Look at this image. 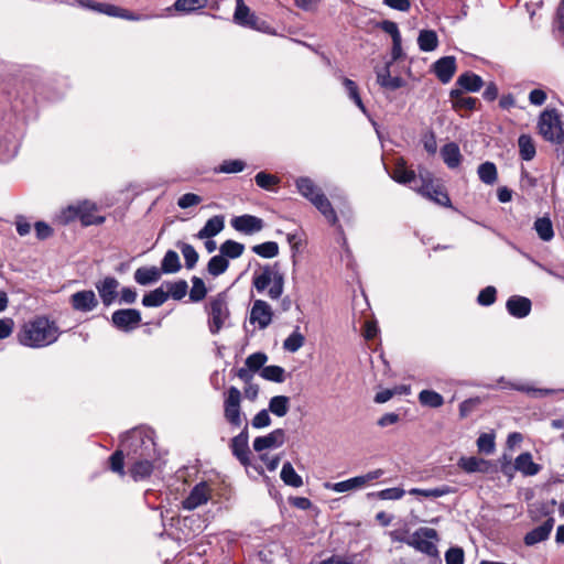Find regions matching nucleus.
Wrapping results in <instances>:
<instances>
[{"label": "nucleus", "mask_w": 564, "mask_h": 564, "mask_svg": "<svg viewBox=\"0 0 564 564\" xmlns=\"http://www.w3.org/2000/svg\"><path fill=\"white\" fill-rule=\"evenodd\" d=\"M61 335L54 321L36 316L25 322L17 333L19 344L30 348H43L54 344Z\"/></svg>", "instance_id": "nucleus-1"}, {"label": "nucleus", "mask_w": 564, "mask_h": 564, "mask_svg": "<svg viewBox=\"0 0 564 564\" xmlns=\"http://www.w3.org/2000/svg\"><path fill=\"white\" fill-rule=\"evenodd\" d=\"M121 447L128 458L158 457L153 437L143 430L129 432L121 441Z\"/></svg>", "instance_id": "nucleus-2"}, {"label": "nucleus", "mask_w": 564, "mask_h": 564, "mask_svg": "<svg viewBox=\"0 0 564 564\" xmlns=\"http://www.w3.org/2000/svg\"><path fill=\"white\" fill-rule=\"evenodd\" d=\"M208 327L212 334H218L225 327L229 319V308L225 293H218L209 300L208 306Z\"/></svg>", "instance_id": "nucleus-3"}, {"label": "nucleus", "mask_w": 564, "mask_h": 564, "mask_svg": "<svg viewBox=\"0 0 564 564\" xmlns=\"http://www.w3.org/2000/svg\"><path fill=\"white\" fill-rule=\"evenodd\" d=\"M269 285L268 295L272 299H279L283 293L284 279L283 275L274 271L271 267L265 265L259 274L253 276V286L258 292L264 291Z\"/></svg>", "instance_id": "nucleus-4"}, {"label": "nucleus", "mask_w": 564, "mask_h": 564, "mask_svg": "<svg viewBox=\"0 0 564 564\" xmlns=\"http://www.w3.org/2000/svg\"><path fill=\"white\" fill-rule=\"evenodd\" d=\"M539 132L551 142L562 143L564 140V130L560 116L555 109L544 110L539 119Z\"/></svg>", "instance_id": "nucleus-5"}, {"label": "nucleus", "mask_w": 564, "mask_h": 564, "mask_svg": "<svg viewBox=\"0 0 564 564\" xmlns=\"http://www.w3.org/2000/svg\"><path fill=\"white\" fill-rule=\"evenodd\" d=\"M420 184L411 185V188L416 191L422 196L435 202L441 206H451V199L448 195L445 193L444 187L434 184L432 176L430 173H420Z\"/></svg>", "instance_id": "nucleus-6"}, {"label": "nucleus", "mask_w": 564, "mask_h": 564, "mask_svg": "<svg viewBox=\"0 0 564 564\" xmlns=\"http://www.w3.org/2000/svg\"><path fill=\"white\" fill-rule=\"evenodd\" d=\"M437 540L438 534L436 530L424 527L417 529L411 536H409L406 544L429 556H437L438 551L435 545Z\"/></svg>", "instance_id": "nucleus-7"}, {"label": "nucleus", "mask_w": 564, "mask_h": 564, "mask_svg": "<svg viewBox=\"0 0 564 564\" xmlns=\"http://www.w3.org/2000/svg\"><path fill=\"white\" fill-rule=\"evenodd\" d=\"M240 402L241 393L239 389L230 387L224 401V416L234 426H240L242 423Z\"/></svg>", "instance_id": "nucleus-8"}, {"label": "nucleus", "mask_w": 564, "mask_h": 564, "mask_svg": "<svg viewBox=\"0 0 564 564\" xmlns=\"http://www.w3.org/2000/svg\"><path fill=\"white\" fill-rule=\"evenodd\" d=\"M111 321L118 329L129 332L139 326L141 313L133 308L118 310L113 312Z\"/></svg>", "instance_id": "nucleus-9"}, {"label": "nucleus", "mask_w": 564, "mask_h": 564, "mask_svg": "<svg viewBox=\"0 0 564 564\" xmlns=\"http://www.w3.org/2000/svg\"><path fill=\"white\" fill-rule=\"evenodd\" d=\"M392 62H387L383 67H376V76L378 85L386 90H397L405 85V80L400 76H392Z\"/></svg>", "instance_id": "nucleus-10"}, {"label": "nucleus", "mask_w": 564, "mask_h": 564, "mask_svg": "<svg viewBox=\"0 0 564 564\" xmlns=\"http://www.w3.org/2000/svg\"><path fill=\"white\" fill-rule=\"evenodd\" d=\"M230 224L234 229L245 235H253L264 227V221L261 218L248 214L234 217Z\"/></svg>", "instance_id": "nucleus-11"}, {"label": "nucleus", "mask_w": 564, "mask_h": 564, "mask_svg": "<svg viewBox=\"0 0 564 564\" xmlns=\"http://www.w3.org/2000/svg\"><path fill=\"white\" fill-rule=\"evenodd\" d=\"M158 457L128 458L131 463L129 474L134 481L148 478L153 471V463Z\"/></svg>", "instance_id": "nucleus-12"}, {"label": "nucleus", "mask_w": 564, "mask_h": 564, "mask_svg": "<svg viewBox=\"0 0 564 564\" xmlns=\"http://www.w3.org/2000/svg\"><path fill=\"white\" fill-rule=\"evenodd\" d=\"M272 315L271 306L267 302L256 300L250 312V322L258 324L259 328L264 329L270 325Z\"/></svg>", "instance_id": "nucleus-13"}, {"label": "nucleus", "mask_w": 564, "mask_h": 564, "mask_svg": "<svg viewBox=\"0 0 564 564\" xmlns=\"http://www.w3.org/2000/svg\"><path fill=\"white\" fill-rule=\"evenodd\" d=\"M232 454L239 459V462L247 466L249 464V435H248V429L245 426V429L231 440L230 444Z\"/></svg>", "instance_id": "nucleus-14"}, {"label": "nucleus", "mask_w": 564, "mask_h": 564, "mask_svg": "<svg viewBox=\"0 0 564 564\" xmlns=\"http://www.w3.org/2000/svg\"><path fill=\"white\" fill-rule=\"evenodd\" d=\"M285 442V432L282 429H276L264 436H259L253 441V448L256 452H262L269 448H278Z\"/></svg>", "instance_id": "nucleus-15"}, {"label": "nucleus", "mask_w": 564, "mask_h": 564, "mask_svg": "<svg viewBox=\"0 0 564 564\" xmlns=\"http://www.w3.org/2000/svg\"><path fill=\"white\" fill-rule=\"evenodd\" d=\"M210 497V488L206 482L196 485L188 497L183 501V507L193 510L208 501Z\"/></svg>", "instance_id": "nucleus-16"}, {"label": "nucleus", "mask_w": 564, "mask_h": 564, "mask_svg": "<svg viewBox=\"0 0 564 564\" xmlns=\"http://www.w3.org/2000/svg\"><path fill=\"white\" fill-rule=\"evenodd\" d=\"M70 304L76 311L90 312L97 306L98 301L93 291H79L70 296Z\"/></svg>", "instance_id": "nucleus-17"}, {"label": "nucleus", "mask_w": 564, "mask_h": 564, "mask_svg": "<svg viewBox=\"0 0 564 564\" xmlns=\"http://www.w3.org/2000/svg\"><path fill=\"white\" fill-rule=\"evenodd\" d=\"M507 310L510 315L517 318H523L531 312V301L528 297L513 295L507 301Z\"/></svg>", "instance_id": "nucleus-18"}, {"label": "nucleus", "mask_w": 564, "mask_h": 564, "mask_svg": "<svg viewBox=\"0 0 564 564\" xmlns=\"http://www.w3.org/2000/svg\"><path fill=\"white\" fill-rule=\"evenodd\" d=\"M434 72L438 79L446 84L448 83L455 74L456 70V61L453 56H445L436 61L433 65Z\"/></svg>", "instance_id": "nucleus-19"}, {"label": "nucleus", "mask_w": 564, "mask_h": 564, "mask_svg": "<svg viewBox=\"0 0 564 564\" xmlns=\"http://www.w3.org/2000/svg\"><path fill=\"white\" fill-rule=\"evenodd\" d=\"M119 282L112 276H107L102 281L96 283V289L99 292L102 303L108 306L110 305L116 296Z\"/></svg>", "instance_id": "nucleus-20"}, {"label": "nucleus", "mask_w": 564, "mask_h": 564, "mask_svg": "<svg viewBox=\"0 0 564 564\" xmlns=\"http://www.w3.org/2000/svg\"><path fill=\"white\" fill-rule=\"evenodd\" d=\"M391 177L400 184L417 185L414 171L409 170L403 159H398L391 172Z\"/></svg>", "instance_id": "nucleus-21"}, {"label": "nucleus", "mask_w": 564, "mask_h": 564, "mask_svg": "<svg viewBox=\"0 0 564 564\" xmlns=\"http://www.w3.org/2000/svg\"><path fill=\"white\" fill-rule=\"evenodd\" d=\"M554 519L549 518L541 525L534 528L530 532H528L524 536V543L527 545H534L546 540L553 529Z\"/></svg>", "instance_id": "nucleus-22"}, {"label": "nucleus", "mask_w": 564, "mask_h": 564, "mask_svg": "<svg viewBox=\"0 0 564 564\" xmlns=\"http://www.w3.org/2000/svg\"><path fill=\"white\" fill-rule=\"evenodd\" d=\"M514 468L524 476H534L541 470V466L533 462L532 455L528 452L516 458Z\"/></svg>", "instance_id": "nucleus-23"}, {"label": "nucleus", "mask_w": 564, "mask_h": 564, "mask_svg": "<svg viewBox=\"0 0 564 564\" xmlns=\"http://www.w3.org/2000/svg\"><path fill=\"white\" fill-rule=\"evenodd\" d=\"M225 227L224 216L217 215L209 218L205 226L196 235L199 239H208L218 235Z\"/></svg>", "instance_id": "nucleus-24"}, {"label": "nucleus", "mask_w": 564, "mask_h": 564, "mask_svg": "<svg viewBox=\"0 0 564 564\" xmlns=\"http://www.w3.org/2000/svg\"><path fill=\"white\" fill-rule=\"evenodd\" d=\"M296 187L302 196L311 203L323 194L322 189L308 177H300L296 180Z\"/></svg>", "instance_id": "nucleus-25"}, {"label": "nucleus", "mask_w": 564, "mask_h": 564, "mask_svg": "<svg viewBox=\"0 0 564 564\" xmlns=\"http://www.w3.org/2000/svg\"><path fill=\"white\" fill-rule=\"evenodd\" d=\"M318 212L325 217V219L333 226L337 225L338 217L333 208L332 203L323 193L318 198L315 197V200L312 203Z\"/></svg>", "instance_id": "nucleus-26"}, {"label": "nucleus", "mask_w": 564, "mask_h": 564, "mask_svg": "<svg viewBox=\"0 0 564 564\" xmlns=\"http://www.w3.org/2000/svg\"><path fill=\"white\" fill-rule=\"evenodd\" d=\"M458 467H460L464 471L471 473H485L488 470L489 463L482 458H478L475 456L470 457H462L458 460Z\"/></svg>", "instance_id": "nucleus-27"}, {"label": "nucleus", "mask_w": 564, "mask_h": 564, "mask_svg": "<svg viewBox=\"0 0 564 564\" xmlns=\"http://www.w3.org/2000/svg\"><path fill=\"white\" fill-rule=\"evenodd\" d=\"M161 278V271L156 267H141L134 272V280L140 285L152 284Z\"/></svg>", "instance_id": "nucleus-28"}, {"label": "nucleus", "mask_w": 564, "mask_h": 564, "mask_svg": "<svg viewBox=\"0 0 564 564\" xmlns=\"http://www.w3.org/2000/svg\"><path fill=\"white\" fill-rule=\"evenodd\" d=\"M80 213L78 219L83 226L99 225L102 224L105 218L95 214L96 207L87 202L79 204Z\"/></svg>", "instance_id": "nucleus-29"}, {"label": "nucleus", "mask_w": 564, "mask_h": 564, "mask_svg": "<svg viewBox=\"0 0 564 564\" xmlns=\"http://www.w3.org/2000/svg\"><path fill=\"white\" fill-rule=\"evenodd\" d=\"M449 96L453 108L456 110H474L478 102L477 98L465 96L460 89H453Z\"/></svg>", "instance_id": "nucleus-30"}, {"label": "nucleus", "mask_w": 564, "mask_h": 564, "mask_svg": "<svg viewBox=\"0 0 564 564\" xmlns=\"http://www.w3.org/2000/svg\"><path fill=\"white\" fill-rule=\"evenodd\" d=\"M443 161L449 169L457 167L462 161V154L456 143L449 142L441 149Z\"/></svg>", "instance_id": "nucleus-31"}, {"label": "nucleus", "mask_w": 564, "mask_h": 564, "mask_svg": "<svg viewBox=\"0 0 564 564\" xmlns=\"http://www.w3.org/2000/svg\"><path fill=\"white\" fill-rule=\"evenodd\" d=\"M456 84L466 91L475 93L482 87L484 82L480 76L467 72L457 78Z\"/></svg>", "instance_id": "nucleus-32"}, {"label": "nucleus", "mask_w": 564, "mask_h": 564, "mask_svg": "<svg viewBox=\"0 0 564 564\" xmlns=\"http://www.w3.org/2000/svg\"><path fill=\"white\" fill-rule=\"evenodd\" d=\"M518 145L522 160L531 161L535 156V143L529 134H521L518 139Z\"/></svg>", "instance_id": "nucleus-33"}, {"label": "nucleus", "mask_w": 564, "mask_h": 564, "mask_svg": "<svg viewBox=\"0 0 564 564\" xmlns=\"http://www.w3.org/2000/svg\"><path fill=\"white\" fill-rule=\"evenodd\" d=\"M167 301V292L164 290V285L149 292L142 299V304L147 307H158Z\"/></svg>", "instance_id": "nucleus-34"}, {"label": "nucleus", "mask_w": 564, "mask_h": 564, "mask_svg": "<svg viewBox=\"0 0 564 564\" xmlns=\"http://www.w3.org/2000/svg\"><path fill=\"white\" fill-rule=\"evenodd\" d=\"M480 181L487 185H494L498 178L497 167L492 162L481 163L477 169Z\"/></svg>", "instance_id": "nucleus-35"}, {"label": "nucleus", "mask_w": 564, "mask_h": 564, "mask_svg": "<svg viewBox=\"0 0 564 564\" xmlns=\"http://www.w3.org/2000/svg\"><path fill=\"white\" fill-rule=\"evenodd\" d=\"M280 476L288 486L299 488L303 485L302 477L295 471L292 464L289 462L283 464Z\"/></svg>", "instance_id": "nucleus-36"}, {"label": "nucleus", "mask_w": 564, "mask_h": 564, "mask_svg": "<svg viewBox=\"0 0 564 564\" xmlns=\"http://www.w3.org/2000/svg\"><path fill=\"white\" fill-rule=\"evenodd\" d=\"M305 343L304 335L300 332V327L296 326L293 332L284 339L283 349L289 352H296L303 347Z\"/></svg>", "instance_id": "nucleus-37"}, {"label": "nucleus", "mask_w": 564, "mask_h": 564, "mask_svg": "<svg viewBox=\"0 0 564 564\" xmlns=\"http://www.w3.org/2000/svg\"><path fill=\"white\" fill-rule=\"evenodd\" d=\"M534 229L543 241H550L554 237L553 225L550 218L541 217L534 221Z\"/></svg>", "instance_id": "nucleus-38"}, {"label": "nucleus", "mask_w": 564, "mask_h": 564, "mask_svg": "<svg viewBox=\"0 0 564 564\" xmlns=\"http://www.w3.org/2000/svg\"><path fill=\"white\" fill-rule=\"evenodd\" d=\"M419 47L424 52L434 51L437 47L438 39L434 31L423 30L417 37Z\"/></svg>", "instance_id": "nucleus-39"}, {"label": "nucleus", "mask_w": 564, "mask_h": 564, "mask_svg": "<svg viewBox=\"0 0 564 564\" xmlns=\"http://www.w3.org/2000/svg\"><path fill=\"white\" fill-rule=\"evenodd\" d=\"M219 251H220V254H223L227 260H228V258L237 259L243 253L245 246L235 240H226L225 242H223L220 245Z\"/></svg>", "instance_id": "nucleus-40"}, {"label": "nucleus", "mask_w": 564, "mask_h": 564, "mask_svg": "<svg viewBox=\"0 0 564 564\" xmlns=\"http://www.w3.org/2000/svg\"><path fill=\"white\" fill-rule=\"evenodd\" d=\"M419 401L422 405L437 409L444 404L443 397L434 390H422L419 393Z\"/></svg>", "instance_id": "nucleus-41"}, {"label": "nucleus", "mask_w": 564, "mask_h": 564, "mask_svg": "<svg viewBox=\"0 0 564 564\" xmlns=\"http://www.w3.org/2000/svg\"><path fill=\"white\" fill-rule=\"evenodd\" d=\"M360 554L332 555L322 561H313L310 564H361Z\"/></svg>", "instance_id": "nucleus-42"}, {"label": "nucleus", "mask_w": 564, "mask_h": 564, "mask_svg": "<svg viewBox=\"0 0 564 564\" xmlns=\"http://www.w3.org/2000/svg\"><path fill=\"white\" fill-rule=\"evenodd\" d=\"M181 269V262L178 254L173 251L169 250L164 254L162 262H161V272L164 273H175Z\"/></svg>", "instance_id": "nucleus-43"}, {"label": "nucleus", "mask_w": 564, "mask_h": 564, "mask_svg": "<svg viewBox=\"0 0 564 564\" xmlns=\"http://www.w3.org/2000/svg\"><path fill=\"white\" fill-rule=\"evenodd\" d=\"M229 261L223 256L217 254L210 258L207 264V271L213 276H218L227 271Z\"/></svg>", "instance_id": "nucleus-44"}, {"label": "nucleus", "mask_w": 564, "mask_h": 564, "mask_svg": "<svg viewBox=\"0 0 564 564\" xmlns=\"http://www.w3.org/2000/svg\"><path fill=\"white\" fill-rule=\"evenodd\" d=\"M290 406V399L285 395H275L270 400L269 410L276 416H284Z\"/></svg>", "instance_id": "nucleus-45"}, {"label": "nucleus", "mask_w": 564, "mask_h": 564, "mask_svg": "<svg viewBox=\"0 0 564 564\" xmlns=\"http://www.w3.org/2000/svg\"><path fill=\"white\" fill-rule=\"evenodd\" d=\"M207 0H176L173 8L182 13H191L205 8Z\"/></svg>", "instance_id": "nucleus-46"}, {"label": "nucleus", "mask_w": 564, "mask_h": 564, "mask_svg": "<svg viewBox=\"0 0 564 564\" xmlns=\"http://www.w3.org/2000/svg\"><path fill=\"white\" fill-rule=\"evenodd\" d=\"M382 475H383L382 469H376V470H371L365 475L352 477V478H350V480L352 482V488H354V490L361 489L370 481L380 478Z\"/></svg>", "instance_id": "nucleus-47"}, {"label": "nucleus", "mask_w": 564, "mask_h": 564, "mask_svg": "<svg viewBox=\"0 0 564 564\" xmlns=\"http://www.w3.org/2000/svg\"><path fill=\"white\" fill-rule=\"evenodd\" d=\"M252 251L262 258H273L279 253V246L274 241H267L252 247Z\"/></svg>", "instance_id": "nucleus-48"}, {"label": "nucleus", "mask_w": 564, "mask_h": 564, "mask_svg": "<svg viewBox=\"0 0 564 564\" xmlns=\"http://www.w3.org/2000/svg\"><path fill=\"white\" fill-rule=\"evenodd\" d=\"M124 453L126 451L121 447L120 449H117L110 457V469L118 474L119 476L123 477L126 475L124 471Z\"/></svg>", "instance_id": "nucleus-49"}, {"label": "nucleus", "mask_w": 564, "mask_h": 564, "mask_svg": "<svg viewBox=\"0 0 564 564\" xmlns=\"http://www.w3.org/2000/svg\"><path fill=\"white\" fill-rule=\"evenodd\" d=\"M177 247L181 249V252L184 257L186 268L193 269L198 261L197 251L193 246L185 242H178Z\"/></svg>", "instance_id": "nucleus-50"}, {"label": "nucleus", "mask_w": 564, "mask_h": 564, "mask_svg": "<svg viewBox=\"0 0 564 564\" xmlns=\"http://www.w3.org/2000/svg\"><path fill=\"white\" fill-rule=\"evenodd\" d=\"M164 286L166 288L167 297L171 295L174 300L183 299L187 292V283L184 280L165 283Z\"/></svg>", "instance_id": "nucleus-51"}, {"label": "nucleus", "mask_w": 564, "mask_h": 564, "mask_svg": "<svg viewBox=\"0 0 564 564\" xmlns=\"http://www.w3.org/2000/svg\"><path fill=\"white\" fill-rule=\"evenodd\" d=\"M284 369L280 366H267L261 369V376L270 381L274 382H283L284 378Z\"/></svg>", "instance_id": "nucleus-52"}, {"label": "nucleus", "mask_w": 564, "mask_h": 564, "mask_svg": "<svg viewBox=\"0 0 564 564\" xmlns=\"http://www.w3.org/2000/svg\"><path fill=\"white\" fill-rule=\"evenodd\" d=\"M192 283H193V286L189 292V297L193 302H199L207 294V289L205 286V283L200 278H197V276H194L192 279Z\"/></svg>", "instance_id": "nucleus-53"}, {"label": "nucleus", "mask_w": 564, "mask_h": 564, "mask_svg": "<svg viewBox=\"0 0 564 564\" xmlns=\"http://www.w3.org/2000/svg\"><path fill=\"white\" fill-rule=\"evenodd\" d=\"M347 93H348V96L350 99L354 100V102L356 104V106L362 111V112H366V107L365 105L362 104V100L359 96V93H358V87L356 85L355 82H352L351 79L349 78H345L344 82H343Z\"/></svg>", "instance_id": "nucleus-54"}, {"label": "nucleus", "mask_w": 564, "mask_h": 564, "mask_svg": "<svg viewBox=\"0 0 564 564\" xmlns=\"http://www.w3.org/2000/svg\"><path fill=\"white\" fill-rule=\"evenodd\" d=\"M478 451L485 454H491L495 451V435L490 433H482L477 440Z\"/></svg>", "instance_id": "nucleus-55"}, {"label": "nucleus", "mask_w": 564, "mask_h": 564, "mask_svg": "<svg viewBox=\"0 0 564 564\" xmlns=\"http://www.w3.org/2000/svg\"><path fill=\"white\" fill-rule=\"evenodd\" d=\"M254 181L259 187L270 191L273 188L274 185H276L279 183V177H276L273 174L265 173V172H259L254 176Z\"/></svg>", "instance_id": "nucleus-56"}, {"label": "nucleus", "mask_w": 564, "mask_h": 564, "mask_svg": "<svg viewBox=\"0 0 564 564\" xmlns=\"http://www.w3.org/2000/svg\"><path fill=\"white\" fill-rule=\"evenodd\" d=\"M253 12L250 11L249 7H247L243 0H236V10L234 13V21L242 25L247 22L248 18L252 15Z\"/></svg>", "instance_id": "nucleus-57"}, {"label": "nucleus", "mask_w": 564, "mask_h": 564, "mask_svg": "<svg viewBox=\"0 0 564 564\" xmlns=\"http://www.w3.org/2000/svg\"><path fill=\"white\" fill-rule=\"evenodd\" d=\"M496 294V288L487 286L479 292L477 301L482 306H489L495 303Z\"/></svg>", "instance_id": "nucleus-58"}, {"label": "nucleus", "mask_w": 564, "mask_h": 564, "mask_svg": "<svg viewBox=\"0 0 564 564\" xmlns=\"http://www.w3.org/2000/svg\"><path fill=\"white\" fill-rule=\"evenodd\" d=\"M79 213H80L79 204L70 205L61 212V214L58 215V220L62 224H68L70 221L77 219Z\"/></svg>", "instance_id": "nucleus-59"}, {"label": "nucleus", "mask_w": 564, "mask_h": 564, "mask_svg": "<svg viewBox=\"0 0 564 564\" xmlns=\"http://www.w3.org/2000/svg\"><path fill=\"white\" fill-rule=\"evenodd\" d=\"M267 359V355L262 352H254L246 359V365L250 370L257 371L260 368H263Z\"/></svg>", "instance_id": "nucleus-60"}, {"label": "nucleus", "mask_w": 564, "mask_h": 564, "mask_svg": "<svg viewBox=\"0 0 564 564\" xmlns=\"http://www.w3.org/2000/svg\"><path fill=\"white\" fill-rule=\"evenodd\" d=\"M481 403L480 398H470L463 401L459 405V414L462 417H467Z\"/></svg>", "instance_id": "nucleus-61"}, {"label": "nucleus", "mask_w": 564, "mask_h": 564, "mask_svg": "<svg viewBox=\"0 0 564 564\" xmlns=\"http://www.w3.org/2000/svg\"><path fill=\"white\" fill-rule=\"evenodd\" d=\"M245 169V162L241 160H230L225 161L220 167L219 171L223 173H238L241 172Z\"/></svg>", "instance_id": "nucleus-62"}, {"label": "nucleus", "mask_w": 564, "mask_h": 564, "mask_svg": "<svg viewBox=\"0 0 564 564\" xmlns=\"http://www.w3.org/2000/svg\"><path fill=\"white\" fill-rule=\"evenodd\" d=\"M446 564H464V552L459 547H452L445 553Z\"/></svg>", "instance_id": "nucleus-63"}, {"label": "nucleus", "mask_w": 564, "mask_h": 564, "mask_svg": "<svg viewBox=\"0 0 564 564\" xmlns=\"http://www.w3.org/2000/svg\"><path fill=\"white\" fill-rule=\"evenodd\" d=\"M405 491L401 488H388L379 491L377 495L382 500H398L404 496Z\"/></svg>", "instance_id": "nucleus-64"}]
</instances>
